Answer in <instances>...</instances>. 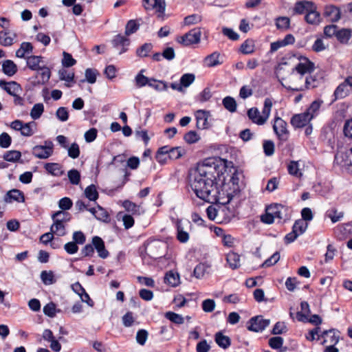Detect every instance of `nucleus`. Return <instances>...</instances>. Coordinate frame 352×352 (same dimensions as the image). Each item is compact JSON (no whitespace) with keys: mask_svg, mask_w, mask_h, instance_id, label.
I'll use <instances>...</instances> for the list:
<instances>
[{"mask_svg":"<svg viewBox=\"0 0 352 352\" xmlns=\"http://www.w3.org/2000/svg\"><path fill=\"white\" fill-rule=\"evenodd\" d=\"M255 45L253 40L248 39L241 45L240 50L243 54H250L254 52Z\"/></svg>","mask_w":352,"mask_h":352,"instance_id":"40","label":"nucleus"},{"mask_svg":"<svg viewBox=\"0 0 352 352\" xmlns=\"http://www.w3.org/2000/svg\"><path fill=\"white\" fill-rule=\"evenodd\" d=\"M285 211V208L281 204L270 205L266 208L265 214L261 216V221L265 223L271 224L275 219H285L283 213Z\"/></svg>","mask_w":352,"mask_h":352,"instance_id":"4","label":"nucleus"},{"mask_svg":"<svg viewBox=\"0 0 352 352\" xmlns=\"http://www.w3.org/2000/svg\"><path fill=\"white\" fill-rule=\"evenodd\" d=\"M314 69V63L307 58L302 57L290 74L283 79L281 84L287 89L296 91L317 87L320 80L316 76L311 75Z\"/></svg>","mask_w":352,"mask_h":352,"instance_id":"2","label":"nucleus"},{"mask_svg":"<svg viewBox=\"0 0 352 352\" xmlns=\"http://www.w3.org/2000/svg\"><path fill=\"white\" fill-rule=\"evenodd\" d=\"M122 206L125 208L126 210L131 212L133 214H140V206L129 200H125L123 201Z\"/></svg>","mask_w":352,"mask_h":352,"instance_id":"49","label":"nucleus"},{"mask_svg":"<svg viewBox=\"0 0 352 352\" xmlns=\"http://www.w3.org/2000/svg\"><path fill=\"white\" fill-rule=\"evenodd\" d=\"M280 254L278 252H276L273 254L269 258H267L263 264L262 267H268L274 265L280 260Z\"/></svg>","mask_w":352,"mask_h":352,"instance_id":"61","label":"nucleus"},{"mask_svg":"<svg viewBox=\"0 0 352 352\" xmlns=\"http://www.w3.org/2000/svg\"><path fill=\"white\" fill-rule=\"evenodd\" d=\"M227 262L230 267L234 270L240 267V256L233 252H231L227 254L226 257Z\"/></svg>","mask_w":352,"mask_h":352,"instance_id":"31","label":"nucleus"},{"mask_svg":"<svg viewBox=\"0 0 352 352\" xmlns=\"http://www.w3.org/2000/svg\"><path fill=\"white\" fill-rule=\"evenodd\" d=\"M139 28V24L135 20H130L126 23L125 28V34L129 36L135 32Z\"/></svg>","mask_w":352,"mask_h":352,"instance_id":"60","label":"nucleus"},{"mask_svg":"<svg viewBox=\"0 0 352 352\" xmlns=\"http://www.w3.org/2000/svg\"><path fill=\"white\" fill-rule=\"evenodd\" d=\"M232 162L221 158H208L199 163L191 188L197 197L209 203L228 204L239 190L236 171L226 183V168Z\"/></svg>","mask_w":352,"mask_h":352,"instance_id":"1","label":"nucleus"},{"mask_svg":"<svg viewBox=\"0 0 352 352\" xmlns=\"http://www.w3.org/2000/svg\"><path fill=\"white\" fill-rule=\"evenodd\" d=\"M0 87L11 96H15L21 91L20 85L14 81L6 82L0 80Z\"/></svg>","mask_w":352,"mask_h":352,"instance_id":"19","label":"nucleus"},{"mask_svg":"<svg viewBox=\"0 0 352 352\" xmlns=\"http://www.w3.org/2000/svg\"><path fill=\"white\" fill-rule=\"evenodd\" d=\"M4 201L6 203H12V201L22 203L24 202L25 197L23 192L21 190L18 189H12L5 195Z\"/></svg>","mask_w":352,"mask_h":352,"instance_id":"16","label":"nucleus"},{"mask_svg":"<svg viewBox=\"0 0 352 352\" xmlns=\"http://www.w3.org/2000/svg\"><path fill=\"white\" fill-rule=\"evenodd\" d=\"M195 79V76L192 74H185L182 76L180 78V83L182 87H189Z\"/></svg>","mask_w":352,"mask_h":352,"instance_id":"55","label":"nucleus"},{"mask_svg":"<svg viewBox=\"0 0 352 352\" xmlns=\"http://www.w3.org/2000/svg\"><path fill=\"white\" fill-rule=\"evenodd\" d=\"M283 339L281 337H272L269 340V345L274 349H279L282 347Z\"/></svg>","mask_w":352,"mask_h":352,"instance_id":"63","label":"nucleus"},{"mask_svg":"<svg viewBox=\"0 0 352 352\" xmlns=\"http://www.w3.org/2000/svg\"><path fill=\"white\" fill-rule=\"evenodd\" d=\"M270 323L268 319H264L261 316L252 318L248 325V329L254 332L263 331Z\"/></svg>","mask_w":352,"mask_h":352,"instance_id":"10","label":"nucleus"},{"mask_svg":"<svg viewBox=\"0 0 352 352\" xmlns=\"http://www.w3.org/2000/svg\"><path fill=\"white\" fill-rule=\"evenodd\" d=\"M98 72L96 69L88 68L85 70L86 80L91 84H94L96 81Z\"/></svg>","mask_w":352,"mask_h":352,"instance_id":"62","label":"nucleus"},{"mask_svg":"<svg viewBox=\"0 0 352 352\" xmlns=\"http://www.w3.org/2000/svg\"><path fill=\"white\" fill-rule=\"evenodd\" d=\"M84 194L89 201H96L98 198V192L94 184L87 186L84 191Z\"/></svg>","mask_w":352,"mask_h":352,"instance_id":"36","label":"nucleus"},{"mask_svg":"<svg viewBox=\"0 0 352 352\" xmlns=\"http://www.w3.org/2000/svg\"><path fill=\"white\" fill-rule=\"evenodd\" d=\"M185 153L184 148L181 147H173L169 151L168 158L170 160H177Z\"/></svg>","mask_w":352,"mask_h":352,"instance_id":"54","label":"nucleus"},{"mask_svg":"<svg viewBox=\"0 0 352 352\" xmlns=\"http://www.w3.org/2000/svg\"><path fill=\"white\" fill-rule=\"evenodd\" d=\"M44 111V105L43 103H36L35 104L31 111H30V116L33 120H38L41 118V115Z\"/></svg>","mask_w":352,"mask_h":352,"instance_id":"41","label":"nucleus"},{"mask_svg":"<svg viewBox=\"0 0 352 352\" xmlns=\"http://www.w3.org/2000/svg\"><path fill=\"white\" fill-rule=\"evenodd\" d=\"M41 278L45 285H52L56 282L52 271H43L41 274Z\"/></svg>","mask_w":352,"mask_h":352,"instance_id":"50","label":"nucleus"},{"mask_svg":"<svg viewBox=\"0 0 352 352\" xmlns=\"http://www.w3.org/2000/svg\"><path fill=\"white\" fill-rule=\"evenodd\" d=\"M290 20L288 17L280 16L276 19V28L281 30H285L289 28Z\"/></svg>","mask_w":352,"mask_h":352,"instance_id":"52","label":"nucleus"},{"mask_svg":"<svg viewBox=\"0 0 352 352\" xmlns=\"http://www.w3.org/2000/svg\"><path fill=\"white\" fill-rule=\"evenodd\" d=\"M67 176L69 182L74 185H77L79 184L80 180V173L76 170L72 169L68 171Z\"/></svg>","mask_w":352,"mask_h":352,"instance_id":"57","label":"nucleus"},{"mask_svg":"<svg viewBox=\"0 0 352 352\" xmlns=\"http://www.w3.org/2000/svg\"><path fill=\"white\" fill-rule=\"evenodd\" d=\"M222 104L225 109L231 113H234L236 111V102L234 98L231 96H226L222 100Z\"/></svg>","mask_w":352,"mask_h":352,"instance_id":"37","label":"nucleus"},{"mask_svg":"<svg viewBox=\"0 0 352 352\" xmlns=\"http://www.w3.org/2000/svg\"><path fill=\"white\" fill-rule=\"evenodd\" d=\"M210 265L207 263H201L198 264L194 269L193 273L194 276L197 278H201L204 274L207 272L208 270L210 268Z\"/></svg>","mask_w":352,"mask_h":352,"instance_id":"42","label":"nucleus"},{"mask_svg":"<svg viewBox=\"0 0 352 352\" xmlns=\"http://www.w3.org/2000/svg\"><path fill=\"white\" fill-rule=\"evenodd\" d=\"M21 155L18 151H10L5 153L3 158L8 162H16L20 159Z\"/></svg>","mask_w":352,"mask_h":352,"instance_id":"58","label":"nucleus"},{"mask_svg":"<svg viewBox=\"0 0 352 352\" xmlns=\"http://www.w3.org/2000/svg\"><path fill=\"white\" fill-rule=\"evenodd\" d=\"M2 69L5 74L8 76H12L17 71V67L16 64L10 60H6L2 64Z\"/></svg>","mask_w":352,"mask_h":352,"instance_id":"27","label":"nucleus"},{"mask_svg":"<svg viewBox=\"0 0 352 352\" xmlns=\"http://www.w3.org/2000/svg\"><path fill=\"white\" fill-rule=\"evenodd\" d=\"M33 47L30 43L23 42L21 43V47L16 52V56L19 58H25L26 54H30L32 52Z\"/></svg>","mask_w":352,"mask_h":352,"instance_id":"35","label":"nucleus"},{"mask_svg":"<svg viewBox=\"0 0 352 352\" xmlns=\"http://www.w3.org/2000/svg\"><path fill=\"white\" fill-rule=\"evenodd\" d=\"M52 218L53 221L65 224L70 221L71 214L65 211H58L52 214Z\"/></svg>","mask_w":352,"mask_h":352,"instance_id":"34","label":"nucleus"},{"mask_svg":"<svg viewBox=\"0 0 352 352\" xmlns=\"http://www.w3.org/2000/svg\"><path fill=\"white\" fill-rule=\"evenodd\" d=\"M112 45L117 49L121 47L119 54H122L127 51V47L129 45V39L124 36L118 34L112 40Z\"/></svg>","mask_w":352,"mask_h":352,"instance_id":"17","label":"nucleus"},{"mask_svg":"<svg viewBox=\"0 0 352 352\" xmlns=\"http://www.w3.org/2000/svg\"><path fill=\"white\" fill-rule=\"evenodd\" d=\"M273 129L278 138L281 140H286L288 134L287 122L279 117L274 118Z\"/></svg>","mask_w":352,"mask_h":352,"instance_id":"13","label":"nucleus"},{"mask_svg":"<svg viewBox=\"0 0 352 352\" xmlns=\"http://www.w3.org/2000/svg\"><path fill=\"white\" fill-rule=\"evenodd\" d=\"M311 120L306 112L294 115L291 119V124L295 128H302L306 126Z\"/></svg>","mask_w":352,"mask_h":352,"instance_id":"14","label":"nucleus"},{"mask_svg":"<svg viewBox=\"0 0 352 352\" xmlns=\"http://www.w3.org/2000/svg\"><path fill=\"white\" fill-rule=\"evenodd\" d=\"M219 54L214 52L205 58L204 62L206 66L211 67L220 64L219 61Z\"/></svg>","mask_w":352,"mask_h":352,"instance_id":"46","label":"nucleus"},{"mask_svg":"<svg viewBox=\"0 0 352 352\" xmlns=\"http://www.w3.org/2000/svg\"><path fill=\"white\" fill-rule=\"evenodd\" d=\"M53 149V143L51 141H45L44 145L35 146L32 149V153L38 159H47L52 155Z\"/></svg>","mask_w":352,"mask_h":352,"instance_id":"8","label":"nucleus"},{"mask_svg":"<svg viewBox=\"0 0 352 352\" xmlns=\"http://www.w3.org/2000/svg\"><path fill=\"white\" fill-rule=\"evenodd\" d=\"M44 168L49 174L55 177H60L65 173L63 166L58 163H46Z\"/></svg>","mask_w":352,"mask_h":352,"instance_id":"21","label":"nucleus"},{"mask_svg":"<svg viewBox=\"0 0 352 352\" xmlns=\"http://www.w3.org/2000/svg\"><path fill=\"white\" fill-rule=\"evenodd\" d=\"M288 172L290 175L296 176V177H300L301 175V173L299 170V164L298 162L296 161H292L288 166H287Z\"/></svg>","mask_w":352,"mask_h":352,"instance_id":"59","label":"nucleus"},{"mask_svg":"<svg viewBox=\"0 0 352 352\" xmlns=\"http://www.w3.org/2000/svg\"><path fill=\"white\" fill-rule=\"evenodd\" d=\"M43 312L49 317H54L56 313V305L54 302L47 304L43 307Z\"/></svg>","mask_w":352,"mask_h":352,"instance_id":"64","label":"nucleus"},{"mask_svg":"<svg viewBox=\"0 0 352 352\" xmlns=\"http://www.w3.org/2000/svg\"><path fill=\"white\" fill-rule=\"evenodd\" d=\"M53 221L54 223L50 227V231L58 236H65L66 234L65 224L56 221Z\"/></svg>","mask_w":352,"mask_h":352,"instance_id":"33","label":"nucleus"},{"mask_svg":"<svg viewBox=\"0 0 352 352\" xmlns=\"http://www.w3.org/2000/svg\"><path fill=\"white\" fill-rule=\"evenodd\" d=\"M184 140L188 144H194L200 139L199 135L195 131H190L184 135Z\"/></svg>","mask_w":352,"mask_h":352,"instance_id":"56","label":"nucleus"},{"mask_svg":"<svg viewBox=\"0 0 352 352\" xmlns=\"http://www.w3.org/2000/svg\"><path fill=\"white\" fill-rule=\"evenodd\" d=\"M88 210L98 220L106 221L109 218V215L107 211L99 205L94 208H90L89 209H88Z\"/></svg>","mask_w":352,"mask_h":352,"instance_id":"24","label":"nucleus"},{"mask_svg":"<svg viewBox=\"0 0 352 352\" xmlns=\"http://www.w3.org/2000/svg\"><path fill=\"white\" fill-rule=\"evenodd\" d=\"M195 116L196 118V126L199 129H207L210 127L211 124L208 121L210 117V112L206 110L199 109L195 111Z\"/></svg>","mask_w":352,"mask_h":352,"instance_id":"12","label":"nucleus"},{"mask_svg":"<svg viewBox=\"0 0 352 352\" xmlns=\"http://www.w3.org/2000/svg\"><path fill=\"white\" fill-rule=\"evenodd\" d=\"M177 239L182 243L189 240V231L191 230L192 224L188 220H178L176 223Z\"/></svg>","mask_w":352,"mask_h":352,"instance_id":"6","label":"nucleus"},{"mask_svg":"<svg viewBox=\"0 0 352 352\" xmlns=\"http://www.w3.org/2000/svg\"><path fill=\"white\" fill-rule=\"evenodd\" d=\"M153 49L151 43H144L141 47L137 49L136 54L138 56L144 58L148 55Z\"/></svg>","mask_w":352,"mask_h":352,"instance_id":"47","label":"nucleus"},{"mask_svg":"<svg viewBox=\"0 0 352 352\" xmlns=\"http://www.w3.org/2000/svg\"><path fill=\"white\" fill-rule=\"evenodd\" d=\"M164 283L173 287L178 286L180 284L179 274L173 270L167 272L164 276Z\"/></svg>","mask_w":352,"mask_h":352,"instance_id":"22","label":"nucleus"},{"mask_svg":"<svg viewBox=\"0 0 352 352\" xmlns=\"http://www.w3.org/2000/svg\"><path fill=\"white\" fill-rule=\"evenodd\" d=\"M352 36V32L349 29L342 28L338 30L336 38L339 42L343 44L349 43Z\"/></svg>","mask_w":352,"mask_h":352,"instance_id":"29","label":"nucleus"},{"mask_svg":"<svg viewBox=\"0 0 352 352\" xmlns=\"http://www.w3.org/2000/svg\"><path fill=\"white\" fill-rule=\"evenodd\" d=\"M15 38L16 35L14 33L0 32V43L3 46L12 45Z\"/></svg>","mask_w":352,"mask_h":352,"instance_id":"28","label":"nucleus"},{"mask_svg":"<svg viewBox=\"0 0 352 352\" xmlns=\"http://www.w3.org/2000/svg\"><path fill=\"white\" fill-rule=\"evenodd\" d=\"M352 148L346 152H338L335 156L336 162L347 170L352 172Z\"/></svg>","mask_w":352,"mask_h":352,"instance_id":"11","label":"nucleus"},{"mask_svg":"<svg viewBox=\"0 0 352 352\" xmlns=\"http://www.w3.org/2000/svg\"><path fill=\"white\" fill-rule=\"evenodd\" d=\"M28 67L33 71H40L44 65L43 57L41 56H30L26 58Z\"/></svg>","mask_w":352,"mask_h":352,"instance_id":"18","label":"nucleus"},{"mask_svg":"<svg viewBox=\"0 0 352 352\" xmlns=\"http://www.w3.org/2000/svg\"><path fill=\"white\" fill-rule=\"evenodd\" d=\"M322 103V100H314L307 109L305 112L311 120L318 115Z\"/></svg>","mask_w":352,"mask_h":352,"instance_id":"26","label":"nucleus"},{"mask_svg":"<svg viewBox=\"0 0 352 352\" xmlns=\"http://www.w3.org/2000/svg\"><path fill=\"white\" fill-rule=\"evenodd\" d=\"M92 245L98 253V256L102 258H106L109 256V252L105 249L103 240L98 236L92 238Z\"/></svg>","mask_w":352,"mask_h":352,"instance_id":"15","label":"nucleus"},{"mask_svg":"<svg viewBox=\"0 0 352 352\" xmlns=\"http://www.w3.org/2000/svg\"><path fill=\"white\" fill-rule=\"evenodd\" d=\"M302 312H298L296 318L298 321L305 322L307 320V314H309V305L307 302H302L300 304Z\"/></svg>","mask_w":352,"mask_h":352,"instance_id":"38","label":"nucleus"},{"mask_svg":"<svg viewBox=\"0 0 352 352\" xmlns=\"http://www.w3.org/2000/svg\"><path fill=\"white\" fill-rule=\"evenodd\" d=\"M10 127L21 132V135L30 137L34 134L36 130V123L34 121L24 123L21 120H16L10 123Z\"/></svg>","mask_w":352,"mask_h":352,"instance_id":"5","label":"nucleus"},{"mask_svg":"<svg viewBox=\"0 0 352 352\" xmlns=\"http://www.w3.org/2000/svg\"><path fill=\"white\" fill-rule=\"evenodd\" d=\"M144 69H142L135 76V85L138 87H142L145 85H148L151 78L143 75Z\"/></svg>","mask_w":352,"mask_h":352,"instance_id":"44","label":"nucleus"},{"mask_svg":"<svg viewBox=\"0 0 352 352\" xmlns=\"http://www.w3.org/2000/svg\"><path fill=\"white\" fill-rule=\"evenodd\" d=\"M201 35V28H194L182 36L180 39L178 40V42L185 46L198 43L200 41Z\"/></svg>","mask_w":352,"mask_h":352,"instance_id":"9","label":"nucleus"},{"mask_svg":"<svg viewBox=\"0 0 352 352\" xmlns=\"http://www.w3.org/2000/svg\"><path fill=\"white\" fill-rule=\"evenodd\" d=\"M308 227L307 222L302 219L297 220L293 226L292 229L296 232L297 234L301 235L303 234Z\"/></svg>","mask_w":352,"mask_h":352,"instance_id":"51","label":"nucleus"},{"mask_svg":"<svg viewBox=\"0 0 352 352\" xmlns=\"http://www.w3.org/2000/svg\"><path fill=\"white\" fill-rule=\"evenodd\" d=\"M148 86L157 91H166L168 89L167 84L164 81L157 80L154 78H151Z\"/></svg>","mask_w":352,"mask_h":352,"instance_id":"48","label":"nucleus"},{"mask_svg":"<svg viewBox=\"0 0 352 352\" xmlns=\"http://www.w3.org/2000/svg\"><path fill=\"white\" fill-rule=\"evenodd\" d=\"M165 0H143V6L146 10H155L157 17L162 18L166 9Z\"/></svg>","mask_w":352,"mask_h":352,"instance_id":"7","label":"nucleus"},{"mask_svg":"<svg viewBox=\"0 0 352 352\" xmlns=\"http://www.w3.org/2000/svg\"><path fill=\"white\" fill-rule=\"evenodd\" d=\"M68 156L72 159H76L80 155V148L77 143H72L70 146H67Z\"/></svg>","mask_w":352,"mask_h":352,"instance_id":"53","label":"nucleus"},{"mask_svg":"<svg viewBox=\"0 0 352 352\" xmlns=\"http://www.w3.org/2000/svg\"><path fill=\"white\" fill-rule=\"evenodd\" d=\"M214 340L217 345L223 349H227L231 344L230 338L228 336L223 335L221 331L215 333Z\"/></svg>","mask_w":352,"mask_h":352,"instance_id":"25","label":"nucleus"},{"mask_svg":"<svg viewBox=\"0 0 352 352\" xmlns=\"http://www.w3.org/2000/svg\"><path fill=\"white\" fill-rule=\"evenodd\" d=\"M305 21L311 25H318L320 23L321 17L318 12L316 10L315 6L306 13L305 16Z\"/></svg>","mask_w":352,"mask_h":352,"instance_id":"20","label":"nucleus"},{"mask_svg":"<svg viewBox=\"0 0 352 352\" xmlns=\"http://www.w3.org/2000/svg\"><path fill=\"white\" fill-rule=\"evenodd\" d=\"M324 15L329 16L333 22H336L340 19V11L334 6H327L324 8Z\"/></svg>","mask_w":352,"mask_h":352,"instance_id":"23","label":"nucleus"},{"mask_svg":"<svg viewBox=\"0 0 352 352\" xmlns=\"http://www.w3.org/2000/svg\"><path fill=\"white\" fill-rule=\"evenodd\" d=\"M165 317L176 324H182L184 322V318L182 315L173 311L166 312L165 314Z\"/></svg>","mask_w":352,"mask_h":352,"instance_id":"45","label":"nucleus"},{"mask_svg":"<svg viewBox=\"0 0 352 352\" xmlns=\"http://www.w3.org/2000/svg\"><path fill=\"white\" fill-rule=\"evenodd\" d=\"M322 337L326 338L324 340V342H329L332 344H336L339 341L338 333L335 331L334 329L324 331L322 334Z\"/></svg>","mask_w":352,"mask_h":352,"instance_id":"32","label":"nucleus"},{"mask_svg":"<svg viewBox=\"0 0 352 352\" xmlns=\"http://www.w3.org/2000/svg\"><path fill=\"white\" fill-rule=\"evenodd\" d=\"M327 216L331 219L332 223H336L342 219L344 213L336 208H331L327 212Z\"/></svg>","mask_w":352,"mask_h":352,"instance_id":"43","label":"nucleus"},{"mask_svg":"<svg viewBox=\"0 0 352 352\" xmlns=\"http://www.w3.org/2000/svg\"><path fill=\"white\" fill-rule=\"evenodd\" d=\"M349 94V89L344 81L340 84L334 91V96L336 98H343Z\"/></svg>","mask_w":352,"mask_h":352,"instance_id":"39","label":"nucleus"},{"mask_svg":"<svg viewBox=\"0 0 352 352\" xmlns=\"http://www.w3.org/2000/svg\"><path fill=\"white\" fill-rule=\"evenodd\" d=\"M314 5L311 1H298L295 4L294 10L297 14L307 13Z\"/></svg>","mask_w":352,"mask_h":352,"instance_id":"30","label":"nucleus"},{"mask_svg":"<svg viewBox=\"0 0 352 352\" xmlns=\"http://www.w3.org/2000/svg\"><path fill=\"white\" fill-rule=\"evenodd\" d=\"M272 107V101L270 98H265L264 107L261 113L256 107H252L248 111V116L251 121L258 125L264 124L268 120Z\"/></svg>","mask_w":352,"mask_h":352,"instance_id":"3","label":"nucleus"}]
</instances>
